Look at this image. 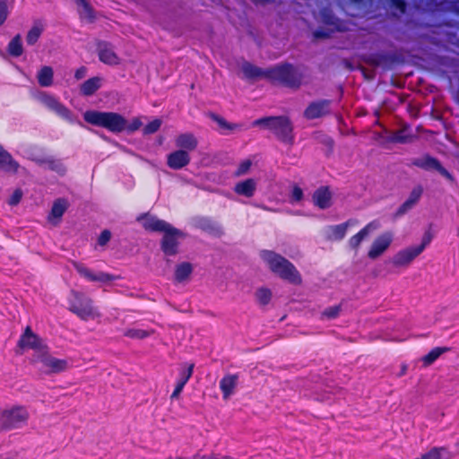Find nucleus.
<instances>
[{"mask_svg":"<svg viewBox=\"0 0 459 459\" xmlns=\"http://www.w3.org/2000/svg\"><path fill=\"white\" fill-rule=\"evenodd\" d=\"M251 165H252V162L250 160H246L242 161L239 164L238 169L236 170L235 175L237 177L246 175L249 171Z\"/></svg>","mask_w":459,"mask_h":459,"instance_id":"44","label":"nucleus"},{"mask_svg":"<svg viewBox=\"0 0 459 459\" xmlns=\"http://www.w3.org/2000/svg\"><path fill=\"white\" fill-rule=\"evenodd\" d=\"M99 56L100 59L106 64L108 65H117L119 63V58L110 48V46L102 42L99 44Z\"/></svg>","mask_w":459,"mask_h":459,"instance_id":"26","label":"nucleus"},{"mask_svg":"<svg viewBox=\"0 0 459 459\" xmlns=\"http://www.w3.org/2000/svg\"><path fill=\"white\" fill-rule=\"evenodd\" d=\"M78 5L81 6L79 13L82 19L89 22H92L95 19L94 12L86 0H76Z\"/></svg>","mask_w":459,"mask_h":459,"instance_id":"34","label":"nucleus"},{"mask_svg":"<svg viewBox=\"0 0 459 459\" xmlns=\"http://www.w3.org/2000/svg\"><path fill=\"white\" fill-rule=\"evenodd\" d=\"M69 207V202L65 198H57L54 201L48 221L53 226L59 224L62 216Z\"/></svg>","mask_w":459,"mask_h":459,"instance_id":"16","label":"nucleus"},{"mask_svg":"<svg viewBox=\"0 0 459 459\" xmlns=\"http://www.w3.org/2000/svg\"><path fill=\"white\" fill-rule=\"evenodd\" d=\"M8 52L13 56H20L23 53L22 37L17 34L8 45Z\"/></svg>","mask_w":459,"mask_h":459,"instance_id":"37","label":"nucleus"},{"mask_svg":"<svg viewBox=\"0 0 459 459\" xmlns=\"http://www.w3.org/2000/svg\"><path fill=\"white\" fill-rule=\"evenodd\" d=\"M142 122L139 118H134L131 124H127L126 123V130L129 131V132H134L136 130H138L141 126H142Z\"/></svg>","mask_w":459,"mask_h":459,"instance_id":"53","label":"nucleus"},{"mask_svg":"<svg viewBox=\"0 0 459 459\" xmlns=\"http://www.w3.org/2000/svg\"><path fill=\"white\" fill-rule=\"evenodd\" d=\"M407 369H408V367L406 364H402L401 366V370L398 374V377H401L403 376H404L406 373H407Z\"/></svg>","mask_w":459,"mask_h":459,"instance_id":"60","label":"nucleus"},{"mask_svg":"<svg viewBox=\"0 0 459 459\" xmlns=\"http://www.w3.org/2000/svg\"><path fill=\"white\" fill-rule=\"evenodd\" d=\"M267 79L291 89H299L303 82V74L290 64H282L268 68Z\"/></svg>","mask_w":459,"mask_h":459,"instance_id":"4","label":"nucleus"},{"mask_svg":"<svg viewBox=\"0 0 459 459\" xmlns=\"http://www.w3.org/2000/svg\"><path fill=\"white\" fill-rule=\"evenodd\" d=\"M111 238V232L108 230H103L99 238H98V244L101 247H104L108 244V242Z\"/></svg>","mask_w":459,"mask_h":459,"instance_id":"49","label":"nucleus"},{"mask_svg":"<svg viewBox=\"0 0 459 459\" xmlns=\"http://www.w3.org/2000/svg\"><path fill=\"white\" fill-rule=\"evenodd\" d=\"M430 240H431V238L429 236H424L421 244H420L418 247H423V250H424L425 247H427V245H429V243L430 242Z\"/></svg>","mask_w":459,"mask_h":459,"instance_id":"58","label":"nucleus"},{"mask_svg":"<svg viewBox=\"0 0 459 459\" xmlns=\"http://www.w3.org/2000/svg\"><path fill=\"white\" fill-rule=\"evenodd\" d=\"M194 267L189 262H182L178 264L174 271V280L178 283H183L190 281L193 273Z\"/></svg>","mask_w":459,"mask_h":459,"instance_id":"25","label":"nucleus"},{"mask_svg":"<svg viewBox=\"0 0 459 459\" xmlns=\"http://www.w3.org/2000/svg\"><path fill=\"white\" fill-rule=\"evenodd\" d=\"M252 126L268 129L279 141L285 144L290 146L294 144V126L289 117H264L255 120Z\"/></svg>","mask_w":459,"mask_h":459,"instance_id":"3","label":"nucleus"},{"mask_svg":"<svg viewBox=\"0 0 459 459\" xmlns=\"http://www.w3.org/2000/svg\"><path fill=\"white\" fill-rule=\"evenodd\" d=\"M447 347H437L429 351L427 355L421 358L423 367L427 368L433 364L442 354L449 351Z\"/></svg>","mask_w":459,"mask_h":459,"instance_id":"33","label":"nucleus"},{"mask_svg":"<svg viewBox=\"0 0 459 459\" xmlns=\"http://www.w3.org/2000/svg\"><path fill=\"white\" fill-rule=\"evenodd\" d=\"M414 205L406 200L397 210L396 216H402L406 213L409 210H411Z\"/></svg>","mask_w":459,"mask_h":459,"instance_id":"52","label":"nucleus"},{"mask_svg":"<svg viewBox=\"0 0 459 459\" xmlns=\"http://www.w3.org/2000/svg\"><path fill=\"white\" fill-rule=\"evenodd\" d=\"M340 312H341V306H334V307H328L325 310H324V312L322 313V316L328 319H333V318L337 317L339 316Z\"/></svg>","mask_w":459,"mask_h":459,"instance_id":"43","label":"nucleus"},{"mask_svg":"<svg viewBox=\"0 0 459 459\" xmlns=\"http://www.w3.org/2000/svg\"><path fill=\"white\" fill-rule=\"evenodd\" d=\"M163 459H190L189 457H185L183 455H168L166 456L165 458Z\"/></svg>","mask_w":459,"mask_h":459,"instance_id":"61","label":"nucleus"},{"mask_svg":"<svg viewBox=\"0 0 459 459\" xmlns=\"http://www.w3.org/2000/svg\"><path fill=\"white\" fill-rule=\"evenodd\" d=\"M83 118L89 124L107 128L113 133H120L126 128V119L115 112L90 110L83 114Z\"/></svg>","mask_w":459,"mask_h":459,"instance_id":"6","label":"nucleus"},{"mask_svg":"<svg viewBox=\"0 0 459 459\" xmlns=\"http://www.w3.org/2000/svg\"><path fill=\"white\" fill-rule=\"evenodd\" d=\"M303 197V191L300 187L296 186L292 191V198L296 201H300Z\"/></svg>","mask_w":459,"mask_h":459,"instance_id":"54","label":"nucleus"},{"mask_svg":"<svg viewBox=\"0 0 459 459\" xmlns=\"http://www.w3.org/2000/svg\"><path fill=\"white\" fill-rule=\"evenodd\" d=\"M408 129H409L408 125H406V124L403 125L402 128L391 133L389 141L393 142V143H406L412 142L413 136L406 134Z\"/></svg>","mask_w":459,"mask_h":459,"instance_id":"31","label":"nucleus"},{"mask_svg":"<svg viewBox=\"0 0 459 459\" xmlns=\"http://www.w3.org/2000/svg\"><path fill=\"white\" fill-rule=\"evenodd\" d=\"M86 72H87L86 67L82 66V67H80L79 69L76 70L74 77L77 80H81V79H82L86 75Z\"/></svg>","mask_w":459,"mask_h":459,"instance_id":"55","label":"nucleus"},{"mask_svg":"<svg viewBox=\"0 0 459 459\" xmlns=\"http://www.w3.org/2000/svg\"><path fill=\"white\" fill-rule=\"evenodd\" d=\"M153 330H143V329H129L126 332L125 335L132 339L142 340L153 334Z\"/></svg>","mask_w":459,"mask_h":459,"instance_id":"39","label":"nucleus"},{"mask_svg":"<svg viewBox=\"0 0 459 459\" xmlns=\"http://www.w3.org/2000/svg\"><path fill=\"white\" fill-rule=\"evenodd\" d=\"M238 384V375H225L220 381V388L223 394V399L228 400L234 393Z\"/></svg>","mask_w":459,"mask_h":459,"instance_id":"20","label":"nucleus"},{"mask_svg":"<svg viewBox=\"0 0 459 459\" xmlns=\"http://www.w3.org/2000/svg\"><path fill=\"white\" fill-rule=\"evenodd\" d=\"M33 160L39 166H46L50 170L55 171L56 173H57L60 176H64L66 173V167L61 160L48 157V158H35V159H33Z\"/></svg>","mask_w":459,"mask_h":459,"instance_id":"23","label":"nucleus"},{"mask_svg":"<svg viewBox=\"0 0 459 459\" xmlns=\"http://www.w3.org/2000/svg\"><path fill=\"white\" fill-rule=\"evenodd\" d=\"M19 168V163L0 144V170L10 174H15Z\"/></svg>","mask_w":459,"mask_h":459,"instance_id":"21","label":"nucleus"},{"mask_svg":"<svg viewBox=\"0 0 459 459\" xmlns=\"http://www.w3.org/2000/svg\"><path fill=\"white\" fill-rule=\"evenodd\" d=\"M423 193V188L421 186H415L411 192L410 193L409 198L407 199L410 203L415 205L420 200L421 195Z\"/></svg>","mask_w":459,"mask_h":459,"instance_id":"42","label":"nucleus"},{"mask_svg":"<svg viewBox=\"0 0 459 459\" xmlns=\"http://www.w3.org/2000/svg\"><path fill=\"white\" fill-rule=\"evenodd\" d=\"M331 100H321L311 102L304 111L307 119H316L330 113Z\"/></svg>","mask_w":459,"mask_h":459,"instance_id":"15","label":"nucleus"},{"mask_svg":"<svg viewBox=\"0 0 459 459\" xmlns=\"http://www.w3.org/2000/svg\"><path fill=\"white\" fill-rule=\"evenodd\" d=\"M392 241L393 234L391 232L381 234L373 241L368 250V256L372 260L378 258L388 249Z\"/></svg>","mask_w":459,"mask_h":459,"instance_id":"13","label":"nucleus"},{"mask_svg":"<svg viewBox=\"0 0 459 459\" xmlns=\"http://www.w3.org/2000/svg\"><path fill=\"white\" fill-rule=\"evenodd\" d=\"M314 204L321 209L329 208L332 204V193L327 186H321L313 194Z\"/></svg>","mask_w":459,"mask_h":459,"instance_id":"24","label":"nucleus"},{"mask_svg":"<svg viewBox=\"0 0 459 459\" xmlns=\"http://www.w3.org/2000/svg\"><path fill=\"white\" fill-rule=\"evenodd\" d=\"M190 459H216L215 453H205L202 450H198L195 454L193 455Z\"/></svg>","mask_w":459,"mask_h":459,"instance_id":"48","label":"nucleus"},{"mask_svg":"<svg viewBox=\"0 0 459 459\" xmlns=\"http://www.w3.org/2000/svg\"><path fill=\"white\" fill-rule=\"evenodd\" d=\"M411 165L420 168L425 170H435L437 171L440 175L445 177L446 179L450 181H454L453 176L441 165L438 160L433 158L429 155H424L420 158L413 159L411 160Z\"/></svg>","mask_w":459,"mask_h":459,"instance_id":"10","label":"nucleus"},{"mask_svg":"<svg viewBox=\"0 0 459 459\" xmlns=\"http://www.w3.org/2000/svg\"><path fill=\"white\" fill-rule=\"evenodd\" d=\"M394 4L402 13L405 12V7L406 6H405V4H404L403 1H402V0H394Z\"/></svg>","mask_w":459,"mask_h":459,"instance_id":"56","label":"nucleus"},{"mask_svg":"<svg viewBox=\"0 0 459 459\" xmlns=\"http://www.w3.org/2000/svg\"><path fill=\"white\" fill-rule=\"evenodd\" d=\"M30 420L29 407L22 403H11L0 407V433L22 429Z\"/></svg>","mask_w":459,"mask_h":459,"instance_id":"2","label":"nucleus"},{"mask_svg":"<svg viewBox=\"0 0 459 459\" xmlns=\"http://www.w3.org/2000/svg\"><path fill=\"white\" fill-rule=\"evenodd\" d=\"M186 383L178 379L175 390L173 391L170 399L171 400H178L180 396V394L185 386Z\"/></svg>","mask_w":459,"mask_h":459,"instance_id":"50","label":"nucleus"},{"mask_svg":"<svg viewBox=\"0 0 459 459\" xmlns=\"http://www.w3.org/2000/svg\"><path fill=\"white\" fill-rule=\"evenodd\" d=\"M256 190V182L253 178H247L244 181L238 182L234 187V191L246 197H252Z\"/></svg>","mask_w":459,"mask_h":459,"instance_id":"28","label":"nucleus"},{"mask_svg":"<svg viewBox=\"0 0 459 459\" xmlns=\"http://www.w3.org/2000/svg\"><path fill=\"white\" fill-rule=\"evenodd\" d=\"M450 454L446 447H432L415 459H448Z\"/></svg>","mask_w":459,"mask_h":459,"instance_id":"32","label":"nucleus"},{"mask_svg":"<svg viewBox=\"0 0 459 459\" xmlns=\"http://www.w3.org/2000/svg\"><path fill=\"white\" fill-rule=\"evenodd\" d=\"M30 364L46 375H57L69 368L68 360L53 356L48 346L39 353L31 354Z\"/></svg>","mask_w":459,"mask_h":459,"instance_id":"5","label":"nucleus"},{"mask_svg":"<svg viewBox=\"0 0 459 459\" xmlns=\"http://www.w3.org/2000/svg\"><path fill=\"white\" fill-rule=\"evenodd\" d=\"M136 221L142 223L144 230L161 233H163L170 225L165 221L160 220L150 213H143L139 215Z\"/></svg>","mask_w":459,"mask_h":459,"instance_id":"14","label":"nucleus"},{"mask_svg":"<svg viewBox=\"0 0 459 459\" xmlns=\"http://www.w3.org/2000/svg\"><path fill=\"white\" fill-rule=\"evenodd\" d=\"M44 104L51 110L55 111L57 115L62 117L63 118L73 122L74 120V116L73 113L65 108L63 104L58 102L56 99L50 96H46L43 99Z\"/></svg>","mask_w":459,"mask_h":459,"instance_id":"19","label":"nucleus"},{"mask_svg":"<svg viewBox=\"0 0 459 459\" xmlns=\"http://www.w3.org/2000/svg\"><path fill=\"white\" fill-rule=\"evenodd\" d=\"M379 228V223L377 221H371L367 224L357 234L352 236L349 240V246L353 250H358L361 242L373 231Z\"/></svg>","mask_w":459,"mask_h":459,"instance_id":"18","label":"nucleus"},{"mask_svg":"<svg viewBox=\"0 0 459 459\" xmlns=\"http://www.w3.org/2000/svg\"><path fill=\"white\" fill-rule=\"evenodd\" d=\"M160 240V249L165 255L174 256L179 253V244L185 238V234L181 230L169 225L162 233Z\"/></svg>","mask_w":459,"mask_h":459,"instance_id":"9","label":"nucleus"},{"mask_svg":"<svg viewBox=\"0 0 459 459\" xmlns=\"http://www.w3.org/2000/svg\"><path fill=\"white\" fill-rule=\"evenodd\" d=\"M48 347L45 340L35 333L30 326H27L17 343V353L22 354L24 351L31 350L32 354L39 353Z\"/></svg>","mask_w":459,"mask_h":459,"instance_id":"8","label":"nucleus"},{"mask_svg":"<svg viewBox=\"0 0 459 459\" xmlns=\"http://www.w3.org/2000/svg\"><path fill=\"white\" fill-rule=\"evenodd\" d=\"M241 71L244 75L248 79H267L268 69L263 70L248 62H245L241 65Z\"/></svg>","mask_w":459,"mask_h":459,"instance_id":"27","label":"nucleus"},{"mask_svg":"<svg viewBox=\"0 0 459 459\" xmlns=\"http://www.w3.org/2000/svg\"><path fill=\"white\" fill-rule=\"evenodd\" d=\"M22 189L20 188H17L14 190V192L13 193V195H11L10 199L8 200V204L10 205H17L20 201L22 200Z\"/></svg>","mask_w":459,"mask_h":459,"instance_id":"47","label":"nucleus"},{"mask_svg":"<svg viewBox=\"0 0 459 459\" xmlns=\"http://www.w3.org/2000/svg\"><path fill=\"white\" fill-rule=\"evenodd\" d=\"M190 155L185 150H177L168 155L167 165L172 169H180L190 162Z\"/></svg>","mask_w":459,"mask_h":459,"instance_id":"17","label":"nucleus"},{"mask_svg":"<svg viewBox=\"0 0 459 459\" xmlns=\"http://www.w3.org/2000/svg\"><path fill=\"white\" fill-rule=\"evenodd\" d=\"M194 368H195L194 363H190V364L186 365V368L182 370L179 379L186 384L187 381L191 378V377L193 375Z\"/></svg>","mask_w":459,"mask_h":459,"instance_id":"45","label":"nucleus"},{"mask_svg":"<svg viewBox=\"0 0 459 459\" xmlns=\"http://www.w3.org/2000/svg\"><path fill=\"white\" fill-rule=\"evenodd\" d=\"M161 124L162 121L160 119H154L143 127V134H151L156 133L160 129Z\"/></svg>","mask_w":459,"mask_h":459,"instance_id":"41","label":"nucleus"},{"mask_svg":"<svg viewBox=\"0 0 459 459\" xmlns=\"http://www.w3.org/2000/svg\"><path fill=\"white\" fill-rule=\"evenodd\" d=\"M314 36H315L316 38L325 39V38H327V37H328V34H327V33H325V32H323V31H319V30H317V31H315V32H314Z\"/></svg>","mask_w":459,"mask_h":459,"instance_id":"59","label":"nucleus"},{"mask_svg":"<svg viewBox=\"0 0 459 459\" xmlns=\"http://www.w3.org/2000/svg\"><path fill=\"white\" fill-rule=\"evenodd\" d=\"M101 86V78L100 77H92L87 81H85L80 86V91L84 96H91L94 94Z\"/></svg>","mask_w":459,"mask_h":459,"instance_id":"30","label":"nucleus"},{"mask_svg":"<svg viewBox=\"0 0 459 459\" xmlns=\"http://www.w3.org/2000/svg\"><path fill=\"white\" fill-rule=\"evenodd\" d=\"M44 30V26L41 22H36L32 28L28 31L26 35V42L29 45H34Z\"/></svg>","mask_w":459,"mask_h":459,"instance_id":"35","label":"nucleus"},{"mask_svg":"<svg viewBox=\"0 0 459 459\" xmlns=\"http://www.w3.org/2000/svg\"><path fill=\"white\" fill-rule=\"evenodd\" d=\"M74 267L78 273L84 279L92 282H108L116 279H120L119 275H112L104 272L95 273L87 266L78 262H73Z\"/></svg>","mask_w":459,"mask_h":459,"instance_id":"11","label":"nucleus"},{"mask_svg":"<svg viewBox=\"0 0 459 459\" xmlns=\"http://www.w3.org/2000/svg\"><path fill=\"white\" fill-rule=\"evenodd\" d=\"M7 18V4L5 0H0V25H2Z\"/></svg>","mask_w":459,"mask_h":459,"instance_id":"51","label":"nucleus"},{"mask_svg":"<svg viewBox=\"0 0 459 459\" xmlns=\"http://www.w3.org/2000/svg\"><path fill=\"white\" fill-rule=\"evenodd\" d=\"M355 220H348L346 222L331 227V235L329 238L332 240H341L346 235L347 230L350 226L356 224Z\"/></svg>","mask_w":459,"mask_h":459,"instance_id":"29","label":"nucleus"},{"mask_svg":"<svg viewBox=\"0 0 459 459\" xmlns=\"http://www.w3.org/2000/svg\"><path fill=\"white\" fill-rule=\"evenodd\" d=\"M360 69H361L362 73L364 74V75H365V77H366L367 79H368V80L373 79V77H374V73H373V71H368V70H367L366 68H364V67H361Z\"/></svg>","mask_w":459,"mask_h":459,"instance_id":"57","label":"nucleus"},{"mask_svg":"<svg viewBox=\"0 0 459 459\" xmlns=\"http://www.w3.org/2000/svg\"><path fill=\"white\" fill-rule=\"evenodd\" d=\"M69 310L84 321L95 320L100 317V313L93 305L91 298L85 293L72 290Z\"/></svg>","mask_w":459,"mask_h":459,"instance_id":"7","label":"nucleus"},{"mask_svg":"<svg viewBox=\"0 0 459 459\" xmlns=\"http://www.w3.org/2000/svg\"><path fill=\"white\" fill-rule=\"evenodd\" d=\"M272 296V291L267 288H260L255 292L256 299L263 306L267 305L270 302Z\"/></svg>","mask_w":459,"mask_h":459,"instance_id":"40","label":"nucleus"},{"mask_svg":"<svg viewBox=\"0 0 459 459\" xmlns=\"http://www.w3.org/2000/svg\"><path fill=\"white\" fill-rule=\"evenodd\" d=\"M423 252V247H410L400 250L392 258V264L394 267H408L412 261Z\"/></svg>","mask_w":459,"mask_h":459,"instance_id":"12","label":"nucleus"},{"mask_svg":"<svg viewBox=\"0 0 459 459\" xmlns=\"http://www.w3.org/2000/svg\"><path fill=\"white\" fill-rule=\"evenodd\" d=\"M53 69L50 66H44L38 74V82L43 87L50 86L53 82Z\"/></svg>","mask_w":459,"mask_h":459,"instance_id":"36","label":"nucleus"},{"mask_svg":"<svg viewBox=\"0 0 459 459\" xmlns=\"http://www.w3.org/2000/svg\"><path fill=\"white\" fill-rule=\"evenodd\" d=\"M262 259L269 269L281 280L293 284L300 285L302 277L292 263L282 255L269 250L262 251Z\"/></svg>","mask_w":459,"mask_h":459,"instance_id":"1","label":"nucleus"},{"mask_svg":"<svg viewBox=\"0 0 459 459\" xmlns=\"http://www.w3.org/2000/svg\"><path fill=\"white\" fill-rule=\"evenodd\" d=\"M363 60L366 64H368L373 67L378 66L382 62V58L377 55H370V56H365L363 58Z\"/></svg>","mask_w":459,"mask_h":459,"instance_id":"46","label":"nucleus"},{"mask_svg":"<svg viewBox=\"0 0 459 459\" xmlns=\"http://www.w3.org/2000/svg\"><path fill=\"white\" fill-rule=\"evenodd\" d=\"M175 144L179 150H185L189 152L197 148L198 140L193 134L184 133L176 137Z\"/></svg>","mask_w":459,"mask_h":459,"instance_id":"22","label":"nucleus"},{"mask_svg":"<svg viewBox=\"0 0 459 459\" xmlns=\"http://www.w3.org/2000/svg\"><path fill=\"white\" fill-rule=\"evenodd\" d=\"M209 117L212 119L214 122H216L221 128L225 130L233 131L239 127L238 125L229 123L222 117L215 113H210Z\"/></svg>","mask_w":459,"mask_h":459,"instance_id":"38","label":"nucleus"}]
</instances>
